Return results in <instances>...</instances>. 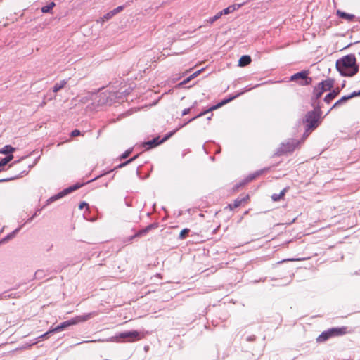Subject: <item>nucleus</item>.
Instances as JSON below:
<instances>
[{
  "instance_id": "nucleus-39",
  "label": "nucleus",
  "mask_w": 360,
  "mask_h": 360,
  "mask_svg": "<svg viewBox=\"0 0 360 360\" xmlns=\"http://www.w3.org/2000/svg\"><path fill=\"white\" fill-rule=\"evenodd\" d=\"M110 18H112V17H111L110 13L108 12L103 15V17L102 18V21L103 22L107 21V20H110Z\"/></svg>"
},
{
  "instance_id": "nucleus-6",
  "label": "nucleus",
  "mask_w": 360,
  "mask_h": 360,
  "mask_svg": "<svg viewBox=\"0 0 360 360\" xmlns=\"http://www.w3.org/2000/svg\"><path fill=\"white\" fill-rule=\"evenodd\" d=\"M82 186H83L82 184L77 183V184H75L74 185H72V186H70L63 189L62 191H60V192L58 193L57 194L53 195V196L50 197L46 200V205H49V204L52 203L53 202H54L56 200H58L65 197V195H67L70 194V193L76 191L77 189H79Z\"/></svg>"
},
{
  "instance_id": "nucleus-47",
  "label": "nucleus",
  "mask_w": 360,
  "mask_h": 360,
  "mask_svg": "<svg viewBox=\"0 0 360 360\" xmlns=\"http://www.w3.org/2000/svg\"><path fill=\"white\" fill-rule=\"evenodd\" d=\"M10 296V295H7L6 292H4L0 294V300L6 299V297H9Z\"/></svg>"
},
{
  "instance_id": "nucleus-1",
  "label": "nucleus",
  "mask_w": 360,
  "mask_h": 360,
  "mask_svg": "<svg viewBox=\"0 0 360 360\" xmlns=\"http://www.w3.org/2000/svg\"><path fill=\"white\" fill-rule=\"evenodd\" d=\"M336 69L342 77H353L359 72L354 54H348L337 60Z\"/></svg>"
},
{
  "instance_id": "nucleus-59",
  "label": "nucleus",
  "mask_w": 360,
  "mask_h": 360,
  "mask_svg": "<svg viewBox=\"0 0 360 360\" xmlns=\"http://www.w3.org/2000/svg\"><path fill=\"white\" fill-rule=\"evenodd\" d=\"M103 95V98L105 97V95L104 94H100V96H102Z\"/></svg>"
},
{
  "instance_id": "nucleus-17",
  "label": "nucleus",
  "mask_w": 360,
  "mask_h": 360,
  "mask_svg": "<svg viewBox=\"0 0 360 360\" xmlns=\"http://www.w3.org/2000/svg\"><path fill=\"white\" fill-rule=\"evenodd\" d=\"M337 15L340 18H341L342 19H346L348 21H352L354 19V18H355L354 15H353V14H349V13H347L344 12V11H339V10L337 11Z\"/></svg>"
},
{
  "instance_id": "nucleus-42",
  "label": "nucleus",
  "mask_w": 360,
  "mask_h": 360,
  "mask_svg": "<svg viewBox=\"0 0 360 360\" xmlns=\"http://www.w3.org/2000/svg\"><path fill=\"white\" fill-rule=\"evenodd\" d=\"M4 160H6V161L7 162V163H8L11 160H13V155L12 154H8L7 155L5 158H4Z\"/></svg>"
},
{
  "instance_id": "nucleus-54",
  "label": "nucleus",
  "mask_w": 360,
  "mask_h": 360,
  "mask_svg": "<svg viewBox=\"0 0 360 360\" xmlns=\"http://www.w3.org/2000/svg\"><path fill=\"white\" fill-rule=\"evenodd\" d=\"M34 163H33V164H32V165H28V168H29V169H31L32 167H34Z\"/></svg>"
},
{
  "instance_id": "nucleus-50",
  "label": "nucleus",
  "mask_w": 360,
  "mask_h": 360,
  "mask_svg": "<svg viewBox=\"0 0 360 360\" xmlns=\"http://www.w3.org/2000/svg\"><path fill=\"white\" fill-rule=\"evenodd\" d=\"M6 164H7V162L6 161V160H4V158H2L0 160V167L5 166Z\"/></svg>"
},
{
  "instance_id": "nucleus-44",
  "label": "nucleus",
  "mask_w": 360,
  "mask_h": 360,
  "mask_svg": "<svg viewBox=\"0 0 360 360\" xmlns=\"http://www.w3.org/2000/svg\"><path fill=\"white\" fill-rule=\"evenodd\" d=\"M203 70V69H201V70H199L198 71H195L194 73H193L191 77L194 79L195 77H196L197 76L199 75V74Z\"/></svg>"
},
{
  "instance_id": "nucleus-31",
  "label": "nucleus",
  "mask_w": 360,
  "mask_h": 360,
  "mask_svg": "<svg viewBox=\"0 0 360 360\" xmlns=\"http://www.w3.org/2000/svg\"><path fill=\"white\" fill-rule=\"evenodd\" d=\"M178 131V129H174V131H172L169 133H167L165 136L164 138H162L161 140H162V142H165V141H167L169 138H170L172 136H173L176 131Z\"/></svg>"
},
{
  "instance_id": "nucleus-26",
  "label": "nucleus",
  "mask_w": 360,
  "mask_h": 360,
  "mask_svg": "<svg viewBox=\"0 0 360 360\" xmlns=\"http://www.w3.org/2000/svg\"><path fill=\"white\" fill-rule=\"evenodd\" d=\"M55 6H56V4L54 2H51L49 4H47L41 8V12L44 13H49L53 9V8Z\"/></svg>"
},
{
  "instance_id": "nucleus-32",
  "label": "nucleus",
  "mask_w": 360,
  "mask_h": 360,
  "mask_svg": "<svg viewBox=\"0 0 360 360\" xmlns=\"http://www.w3.org/2000/svg\"><path fill=\"white\" fill-rule=\"evenodd\" d=\"M132 152V149L131 148H129L128 150H127L125 152H124L121 156H120V159H125L127 158Z\"/></svg>"
},
{
  "instance_id": "nucleus-51",
  "label": "nucleus",
  "mask_w": 360,
  "mask_h": 360,
  "mask_svg": "<svg viewBox=\"0 0 360 360\" xmlns=\"http://www.w3.org/2000/svg\"><path fill=\"white\" fill-rule=\"evenodd\" d=\"M188 123V121H187V122H186L185 123H181V124H180V125L179 126V127L177 128V129H178V130H179V129H180L181 128L184 127V126H186Z\"/></svg>"
},
{
  "instance_id": "nucleus-49",
  "label": "nucleus",
  "mask_w": 360,
  "mask_h": 360,
  "mask_svg": "<svg viewBox=\"0 0 360 360\" xmlns=\"http://www.w3.org/2000/svg\"><path fill=\"white\" fill-rule=\"evenodd\" d=\"M300 260H302V259H284L283 261H280L277 264H281L285 261H300Z\"/></svg>"
},
{
  "instance_id": "nucleus-45",
  "label": "nucleus",
  "mask_w": 360,
  "mask_h": 360,
  "mask_svg": "<svg viewBox=\"0 0 360 360\" xmlns=\"http://www.w3.org/2000/svg\"><path fill=\"white\" fill-rule=\"evenodd\" d=\"M18 177V176H14V177H11V178L1 179H0V183L1 182L8 181H11V180H13V179H15Z\"/></svg>"
},
{
  "instance_id": "nucleus-25",
  "label": "nucleus",
  "mask_w": 360,
  "mask_h": 360,
  "mask_svg": "<svg viewBox=\"0 0 360 360\" xmlns=\"http://www.w3.org/2000/svg\"><path fill=\"white\" fill-rule=\"evenodd\" d=\"M255 179L253 173L252 174H250L244 180H243L240 184L239 185H237V187L238 186H244L246 184H248V182L254 180Z\"/></svg>"
},
{
  "instance_id": "nucleus-33",
  "label": "nucleus",
  "mask_w": 360,
  "mask_h": 360,
  "mask_svg": "<svg viewBox=\"0 0 360 360\" xmlns=\"http://www.w3.org/2000/svg\"><path fill=\"white\" fill-rule=\"evenodd\" d=\"M245 4V3H242V4H233V5H231L230 7L232 10V11H235L238 9H239L241 6H243V5Z\"/></svg>"
},
{
  "instance_id": "nucleus-16",
  "label": "nucleus",
  "mask_w": 360,
  "mask_h": 360,
  "mask_svg": "<svg viewBox=\"0 0 360 360\" xmlns=\"http://www.w3.org/2000/svg\"><path fill=\"white\" fill-rule=\"evenodd\" d=\"M251 57L248 55H244L240 57L238 60V65L240 67H245L251 63Z\"/></svg>"
},
{
  "instance_id": "nucleus-10",
  "label": "nucleus",
  "mask_w": 360,
  "mask_h": 360,
  "mask_svg": "<svg viewBox=\"0 0 360 360\" xmlns=\"http://www.w3.org/2000/svg\"><path fill=\"white\" fill-rule=\"evenodd\" d=\"M261 84H256L255 86L253 87H245V89H244V91H241V92H239L237 94H236L235 96H229V98H226L224 99H223L221 102L218 103L217 104L214 105V107L217 108V109H218L219 108L223 106L224 105L229 103L230 101H233V99L236 98L237 97H238L239 96L242 95L243 94H244L245 92L246 91H248L251 89H252L253 88H256L259 86H260Z\"/></svg>"
},
{
  "instance_id": "nucleus-46",
  "label": "nucleus",
  "mask_w": 360,
  "mask_h": 360,
  "mask_svg": "<svg viewBox=\"0 0 360 360\" xmlns=\"http://www.w3.org/2000/svg\"><path fill=\"white\" fill-rule=\"evenodd\" d=\"M84 207H89L88 203L86 202H82L79 205V209L82 210Z\"/></svg>"
},
{
  "instance_id": "nucleus-7",
  "label": "nucleus",
  "mask_w": 360,
  "mask_h": 360,
  "mask_svg": "<svg viewBox=\"0 0 360 360\" xmlns=\"http://www.w3.org/2000/svg\"><path fill=\"white\" fill-rule=\"evenodd\" d=\"M320 118L319 112L316 110H311L308 112L305 118L303 120L304 124H306L307 129H314L318 126V122Z\"/></svg>"
},
{
  "instance_id": "nucleus-22",
  "label": "nucleus",
  "mask_w": 360,
  "mask_h": 360,
  "mask_svg": "<svg viewBox=\"0 0 360 360\" xmlns=\"http://www.w3.org/2000/svg\"><path fill=\"white\" fill-rule=\"evenodd\" d=\"M217 110V108L214 107V105H212L211 106L210 108H209L208 109L204 110V111H202L201 112H200L198 115H197L196 116L192 117L191 119L188 120V122H191L193 120H195V119L198 118V117H200L206 114H207L208 112H212V110Z\"/></svg>"
},
{
  "instance_id": "nucleus-56",
  "label": "nucleus",
  "mask_w": 360,
  "mask_h": 360,
  "mask_svg": "<svg viewBox=\"0 0 360 360\" xmlns=\"http://www.w3.org/2000/svg\"><path fill=\"white\" fill-rule=\"evenodd\" d=\"M39 158H37L34 160V162L33 163H34V165L37 162L38 160H39Z\"/></svg>"
},
{
  "instance_id": "nucleus-52",
  "label": "nucleus",
  "mask_w": 360,
  "mask_h": 360,
  "mask_svg": "<svg viewBox=\"0 0 360 360\" xmlns=\"http://www.w3.org/2000/svg\"><path fill=\"white\" fill-rule=\"evenodd\" d=\"M266 278H261V279L259 280V281L264 282V281H265V280H266ZM257 282H259V281H254V283H257Z\"/></svg>"
},
{
  "instance_id": "nucleus-8",
  "label": "nucleus",
  "mask_w": 360,
  "mask_h": 360,
  "mask_svg": "<svg viewBox=\"0 0 360 360\" xmlns=\"http://www.w3.org/2000/svg\"><path fill=\"white\" fill-rule=\"evenodd\" d=\"M290 81L295 82L298 79H300V82H298L300 84L304 86V85H308L311 82V78L308 77V72L306 70H302L299 72H297L294 75H292L290 77Z\"/></svg>"
},
{
  "instance_id": "nucleus-36",
  "label": "nucleus",
  "mask_w": 360,
  "mask_h": 360,
  "mask_svg": "<svg viewBox=\"0 0 360 360\" xmlns=\"http://www.w3.org/2000/svg\"><path fill=\"white\" fill-rule=\"evenodd\" d=\"M191 79H193V78L191 77V75L189 77H188L187 78H186L185 79H184L182 82H181L179 84V86H182L184 85H185L186 84H187L188 82H190Z\"/></svg>"
},
{
  "instance_id": "nucleus-18",
  "label": "nucleus",
  "mask_w": 360,
  "mask_h": 360,
  "mask_svg": "<svg viewBox=\"0 0 360 360\" xmlns=\"http://www.w3.org/2000/svg\"><path fill=\"white\" fill-rule=\"evenodd\" d=\"M248 198V195H246L245 197H243L242 198H238L236 199L233 204H229V207L231 210H233L234 208H236L239 207L243 202H245Z\"/></svg>"
},
{
  "instance_id": "nucleus-11",
  "label": "nucleus",
  "mask_w": 360,
  "mask_h": 360,
  "mask_svg": "<svg viewBox=\"0 0 360 360\" xmlns=\"http://www.w3.org/2000/svg\"><path fill=\"white\" fill-rule=\"evenodd\" d=\"M137 158H138V155H134V157L131 158L130 159H129L128 160L125 161L124 162L120 163L117 167H115L114 169H111L110 171H108V172H103L100 175H98L96 177H95L93 179H91L90 181H94L98 179V178H100V177H101L103 176H105V175L109 174L110 172H111L112 171H115V169H117L118 168H122V167L127 165L128 164H129V163L132 162L134 160H135Z\"/></svg>"
},
{
  "instance_id": "nucleus-14",
  "label": "nucleus",
  "mask_w": 360,
  "mask_h": 360,
  "mask_svg": "<svg viewBox=\"0 0 360 360\" xmlns=\"http://www.w3.org/2000/svg\"><path fill=\"white\" fill-rule=\"evenodd\" d=\"M340 93V90L338 89H333L332 91L329 92L324 97V101L327 103H329L333 99H334Z\"/></svg>"
},
{
  "instance_id": "nucleus-24",
  "label": "nucleus",
  "mask_w": 360,
  "mask_h": 360,
  "mask_svg": "<svg viewBox=\"0 0 360 360\" xmlns=\"http://www.w3.org/2000/svg\"><path fill=\"white\" fill-rule=\"evenodd\" d=\"M349 99H350L349 95H347V96H343L340 99H339L338 101H337L332 106L331 109L338 106V105H342V103H344L345 102L347 101Z\"/></svg>"
},
{
  "instance_id": "nucleus-23",
  "label": "nucleus",
  "mask_w": 360,
  "mask_h": 360,
  "mask_svg": "<svg viewBox=\"0 0 360 360\" xmlns=\"http://www.w3.org/2000/svg\"><path fill=\"white\" fill-rule=\"evenodd\" d=\"M15 150V148L12 147L11 145H6L1 149H0V153L8 155L11 154Z\"/></svg>"
},
{
  "instance_id": "nucleus-21",
  "label": "nucleus",
  "mask_w": 360,
  "mask_h": 360,
  "mask_svg": "<svg viewBox=\"0 0 360 360\" xmlns=\"http://www.w3.org/2000/svg\"><path fill=\"white\" fill-rule=\"evenodd\" d=\"M288 190V187H285L284 188L281 192L280 193H274L272 195H271V199L274 202H277V201H279L285 194V193L287 192V191Z\"/></svg>"
},
{
  "instance_id": "nucleus-20",
  "label": "nucleus",
  "mask_w": 360,
  "mask_h": 360,
  "mask_svg": "<svg viewBox=\"0 0 360 360\" xmlns=\"http://www.w3.org/2000/svg\"><path fill=\"white\" fill-rule=\"evenodd\" d=\"M324 93L323 90V87H320L319 86H316L314 88L313 90V99L317 100L319 99L322 94Z\"/></svg>"
},
{
  "instance_id": "nucleus-55",
  "label": "nucleus",
  "mask_w": 360,
  "mask_h": 360,
  "mask_svg": "<svg viewBox=\"0 0 360 360\" xmlns=\"http://www.w3.org/2000/svg\"><path fill=\"white\" fill-rule=\"evenodd\" d=\"M27 173H28V171H23V172H22V174H23L24 175L27 174Z\"/></svg>"
},
{
  "instance_id": "nucleus-43",
  "label": "nucleus",
  "mask_w": 360,
  "mask_h": 360,
  "mask_svg": "<svg viewBox=\"0 0 360 360\" xmlns=\"http://www.w3.org/2000/svg\"><path fill=\"white\" fill-rule=\"evenodd\" d=\"M123 9H124L123 6H119L116 8L113 9V11L115 12V14H117L119 12L122 11Z\"/></svg>"
},
{
  "instance_id": "nucleus-5",
  "label": "nucleus",
  "mask_w": 360,
  "mask_h": 360,
  "mask_svg": "<svg viewBox=\"0 0 360 360\" xmlns=\"http://www.w3.org/2000/svg\"><path fill=\"white\" fill-rule=\"evenodd\" d=\"M299 143V141L293 139H289L281 143L274 155L276 156H281L285 153L292 152Z\"/></svg>"
},
{
  "instance_id": "nucleus-12",
  "label": "nucleus",
  "mask_w": 360,
  "mask_h": 360,
  "mask_svg": "<svg viewBox=\"0 0 360 360\" xmlns=\"http://www.w3.org/2000/svg\"><path fill=\"white\" fill-rule=\"evenodd\" d=\"M334 85V79L331 78H328L327 79L322 81L319 83L318 86L320 87H323V91H330Z\"/></svg>"
},
{
  "instance_id": "nucleus-53",
  "label": "nucleus",
  "mask_w": 360,
  "mask_h": 360,
  "mask_svg": "<svg viewBox=\"0 0 360 360\" xmlns=\"http://www.w3.org/2000/svg\"><path fill=\"white\" fill-rule=\"evenodd\" d=\"M109 13H110V14L112 18L115 15V12H114L113 10L110 11Z\"/></svg>"
},
{
  "instance_id": "nucleus-19",
  "label": "nucleus",
  "mask_w": 360,
  "mask_h": 360,
  "mask_svg": "<svg viewBox=\"0 0 360 360\" xmlns=\"http://www.w3.org/2000/svg\"><path fill=\"white\" fill-rule=\"evenodd\" d=\"M68 83V79H63L59 82H57L53 86V92L56 93L60 89H62Z\"/></svg>"
},
{
  "instance_id": "nucleus-34",
  "label": "nucleus",
  "mask_w": 360,
  "mask_h": 360,
  "mask_svg": "<svg viewBox=\"0 0 360 360\" xmlns=\"http://www.w3.org/2000/svg\"><path fill=\"white\" fill-rule=\"evenodd\" d=\"M40 211L41 210H37L29 219H27L25 223H30L34 219V218L39 214Z\"/></svg>"
},
{
  "instance_id": "nucleus-9",
  "label": "nucleus",
  "mask_w": 360,
  "mask_h": 360,
  "mask_svg": "<svg viewBox=\"0 0 360 360\" xmlns=\"http://www.w3.org/2000/svg\"><path fill=\"white\" fill-rule=\"evenodd\" d=\"M158 227V223L150 224L148 225L147 226H146L145 228L137 231L134 235L128 238L127 240L129 242H131L134 238H137V237H141V236L146 235L147 233H148L150 230L157 229Z\"/></svg>"
},
{
  "instance_id": "nucleus-40",
  "label": "nucleus",
  "mask_w": 360,
  "mask_h": 360,
  "mask_svg": "<svg viewBox=\"0 0 360 360\" xmlns=\"http://www.w3.org/2000/svg\"><path fill=\"white\" fill-rule=\"evenodd\" d=\"M80 134H81V132H80V131H79V130H78V129H75V130H73V131L71 132L70 135H71V136H72V137H75V136H77L80 135Z\"/></svg>"
},
{
  "instance_id": "nucleus-28",
  "label": "nucleus",
  "mask_w": 360,
  "mask_h": 360,
  "mask_svg": "<svg viewBox=\"0 0 360 360\" xmlns=\"http://www.w3.org/2000/svg\"><path fill=\"white\" fill-rule=\"evenodd\" d=\"M189 232H190V229L188 228H185V229H182L179 233V239H180V240L184 239L188 236Z\"/></svg>"
},
{
  "instance_id": "nucleus-35",
  "label": "nucleus",
  "mask_w": 360,
  "mask_h": 360,
  "mask_svg": "<svg viewBox=\"0 0 360 360\" xmlns=\"http://www.w3.org/2000/svg\"><path fill=\"white\" fill-rule=\"evenodd\" d=\"M221 13V15H228L229 13H233L230 6H228L227 8L223 9L222 11H220Z\"/></svg>"
},
{
  "instance_id": "nucleus-3",
  "label": "nucleus",
  "mask_w": 360,
  "mask_h": 360,
  "mask_svg": "<svg viewBox=\"0 0 360 360\" xmlns=\"http://www.w3.org/2000/svg\"><path fill=\"white\" fill-rule=\"evenodd\" d=\"M93 316H94V313H88V314H85L82 316H75L74 318H72L69 320H67V321H65L60 323L56 327H55L54 328H52V331H54V332L62 331L68 327H70L73 325H76L80 322H84V321H87L89 319H91Z\"/></svg>"
},
{
  "instance_id": "nucleus-13",
  "label": "nucleus",
  "mask_w": 360,
  "mask_h": 360,
  "mask_svg": "<svg viewBox=\"0 0 360 360\" xmlns=\"http://www.w3.org/2000/svg\"><path fill=\"white\" fill-rule=\"evenodd\" d=\"M162 143V140H160L159 137H155L151 140L144 142L143 147L146 148V149H151L154 147L158 146V145H160Z\"/></svg>"
},
{
  "instance_id": "nucleus-41",
  "label": "nucleus",
  "mask_w": 360,
  "mask_h": 360,
  "mask_svg": "<svg viewBox=\"0 0 360 360\" xmlns=\"http://www.w3.org/2000/svg\"><path fill=\"white\" fill-rule=\"evenodd\" d=\"M255 339H256V337H255V335H249V336H248V337L246 338V340H247L248 342H253V341H255Z\"/></svg>"
},
{
  "instance_id": "nucleus-30",
  "label": "nucleus",
  "mask_w": 360,
  "mask_h": 360,
  "mask_svg": "<svg viewBox=\"0 0 360 360\" xmlns=\"http://www.w3.org/2000/svg\"><path fill=\"white\" fill-rule=\"evenodd\" d=\"M44 276V271L43 269H38L34 274V277L37 279H41Z\"/></svg>"
},
{
  "instance_id": "nucleus-29",
  "label": "nucleus",
  "mask_w": 360,
  "mask_h": 360,
  "mask_svg": "<svg viewBox=\"0 0 360 360\" xmlns=\"http://www.w3.org/2000/svg\"><path fill=\"white\" fill-rule=\"evenodd\" d=\"M269 170V167H265V168H263V169H259L255 172H253V174L255 177V179L257 177H258L259 176L262 175V174H264V172H267Z\"/></svg>"
},
{
  "instance_id": "nucleus-15",
  "label": "nucleus",
  "mask_w": 360,
  "mask_h": 360,
  "mask_svg": "<svg viewBox=\"0 0 360 360\" xmlns=\"http://www.w3.org/2000/svg\"><path fill=\"white\" fill-rule=\"evenodd\" d=\"M21 228H22V226H20L18 228L15 229L11 233L7 234L4 238H3L1 240L0 243H4L7 242L8 240L12 239L19 232V231L21 229Z\"/></svg>"
},
{
  "instance_id": "nucleus-38",
  "label": "nucleus",
  "mask_w": 360,
  "mask_h": 360,
  "mask_svg": "<svg viewBox=\"0 0 360 360\" xmlns=\"http://www.w3.org/2000/svg\"><path fill=\"white\" fill-rule=\"evenodd\" d=\"M359 96H360V90L358 91H354L349 95L350 99Z\"/></svg>"
},
{
  "instance_id": "nucleus-60",
  "label": "nucleus",
  "mask_w": 360,
  "mask_h": 360,
  "mask_svg": "<svg viewBox=\"0 0 360 360\" xmlns=\"http://www.w3.org/2000/svg\"><path fill=\"white\" fill-rule=\"evenodd\" d=\"M342 87L345 86V83H342Z\"/></svg>"
},
{
  "instance_id": "nucleus-4",
  "label": "nucleus",
  "mask_w": 360,
  "mask_h": 360,
  "mask_svg": "<svg viewBox=\"0 0 360 360\" xmlns=\"http://www.w3.org/2000/svg\"><path fill=\"white\" fill-rule=\"evenodd\" d=\"M347 328L345 326L331 328L322 332L316 338L317 342H323L333 337L342 336L347 333Z\"/></svg>"
},
{
  "instance_id": "nucleus-27",
  "label": "nucleus",
  "mask_w": 360,
  "mask_h": 360,
  "mask_svg": "<svg viewBox=\"0 0 360 360\" xmlns=\"http://www.w3.org/2000/svg\"><path fill=\"white\" fill-rule=\"evenodd\" d=\"M221 13L219 11L217 13H216L214 16L210 17L206 21L209 22L210 24H213L215 21H217L218 19H219L221 17Z\"/></svg>"
},
{
  "instance_id": "nucleus-57",
  "label": "nucleus",
  "mask_w": 360,
  "mask_h": 360,
  "mask_svg": "<svg viewBox=\"0 0 360 360\" xmlns=\"http://www.w3.org/2000/svg\"><path fill=\"white\" fill-rule=\"evenodd\" d=\"M212 115H213V114H211V115L207 117V120H210Z\"/></svg>"
},
{
  "instance_id": "nucleus-37",
  "label": "nucleus",
  "mask_w": 360,
  "mask_h": 360,
  "mask_svg": "<svg viewBox=\"0 0 360 360\" xmlns=\"http://www.w3.org/2000/svg\"><path fill=\"white\" fill-rule=\"evenodd\" d=\"M52 333H55L54 331H52V329L51 330H49V331L46 332L45 333L42 334L41 335L39 336L38 337V339H44V338H46L49 336V334Z\"/></svg>"
},
{
  "instance_id": "nucleus-48",
  "label": "nucleus",
  "mask_w": 360,
  "mask_h": 360,
  "mask_svg": "<svg viewBox=\"0 0 360 360\" xmlns=\"http://www.w3.org/2000/svg\"><path fill=\"white\" fill-rule=\"evenodd\" d=\"M191 111V108H185L183 111H182V116H184V115H188Z\"/></svg>"
},
{
  "instance_id": "nucleus-58",
  "label": "nucleus",
  "mask_w": 360,
  "mask_h": 360,
  "mask_svg": "<svg viewBox=\"0 0 360 360\" xmlns=\"http://www.w3.org/2000/svg\"><path fill=\"white\" fill-rule=\"evenodd\" d=\"M196 104H197V101H195V103H193L192 108L194 107Z\"/></svg>"
},
{
  "instance_id": "nucleus-2",
  "label": "nucleus",
  "mask_w": 360,
  "mask_h": 360,
  "mask_svg": "<svg viewBox=\"0 0 360 360\" xmlns=\"http://www.w3.org/2000/svg\"><path fill=\"white\" fill-rule=\"evenodd\" d=\"M120 339H126L127 342H134L140 339V333L136 330L124 331L115 336H112L106 339L94 340L91 342H117Z\"/></svg>"
}]
</instances>
